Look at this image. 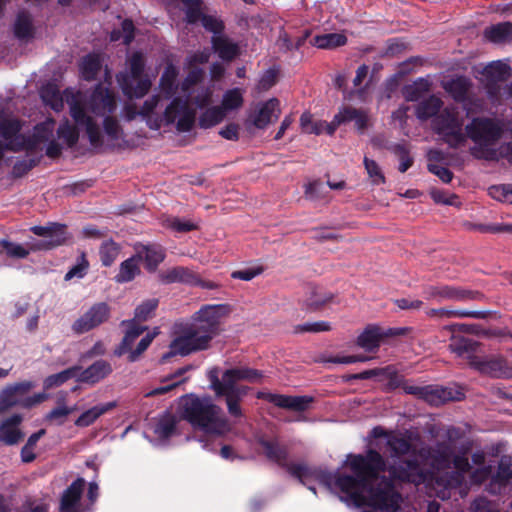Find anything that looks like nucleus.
Instances as JSON below:
<instances>
[{"label": "nucleus", "instance_id": "obj_1", "mask_svg": "<svg viewBox=\"0 0 512 512\" xmlns=\"http://www.w3.org/2000/svg\"><path fill=\"white\" fill-rule=\"evenodd\" d=\"M262 454L271 462L285 469L292 477L306 486L314 495L317 490L310 485L316 481L332 492L343 494L342 500L356 507H367L363 512H384V458L373 448L366 453H349L342 463L344 471H330L319 466L288 461L289 450L277 438L264 435L256 437Z\"/></svg>", "mask_w": 512, "mask_h": 512}, {"label": "nucleus", "instance_id": "obj_2", "mask_svg": "<svg viewBox=\"0 0 512 512\" xmlns=\"http://www.w3.org/2000/svg\"><path fill=\"white\" fill-rule=\"evenodd\" d=\"M232 308L229 304H206L194 312L181 330V334L170 344V351L163 354L160 362L166 363L175 356H187L210 348L212 340L221 332L224 318Z\"/></svg>", "mask_w": 512, "mask_h": 512}, {"label": "nucleus", "instance_id": "obj_3", "mask_svg": "<svg viewBox=\"0 0 512 512\" xmlns=\"http://www.w3.org/2000/svg\"><path fill=\"white\" fill-rule=\"evenodd\" d=\"M207 378L215 395L218 398L224 397L229 415L240 418L243 416L240 402L248 394L250 387L238 385V382L259 383L263 378V372L241 366L225 370L220 377V369L213 367L208 371Z\"/></svg>", "mask_w": 512, "mask_h": 512}, {"label": "nucleus", "instance_id": "obj_4", "mask_svg": "<svg viewBox=\"0 0 512 512\" xmlns=\"http://www.w3.org/2000/svg\"><path fill=\"white\" fill-rule=\"evenodd\" d=\"M386 444L398 455L414 457L412 460H399L397 464L391 465L389 472L393 478L416 485L425 482L426 477L418 459H429L430 447L422 441L417 431L409 430L400 436L386 431Z\"/></svg>", "mask_w": 512, "mask_h": 512}, {"label": "nucleus", "instance_id": "obj_5", "mask_svg": "<svg viewBox=\"0 0 512 512\" xmlns=\"http://www.w3.org/2000/svg\"><path fill=\"white\" fill-rule=\"evenodd\" d=\"M181 417L193 428L207 434L220 436L230 430V423L223 409L208 395H184L181 401Z\"/></svg>", "mask_w": 512, "mask_h": 512}, {"label": "nucleus", "instance_id": "obj_6", "mask_svg": "<svg viewBox=\"0 0 512 512\" xmlns=\"http://www.w3.org/2000/svg\"><path fill=\"white\" fill-rule=\"evenodd\" d=\"M504 132L501 120L490 117H474L465 126L466 139L475 145L470 148V154L476 159L496 160L498 153L490 148L495 145Z\"/></svg>", "mask_w": 512, "mask_h": 512}, {"label": "nucleus", "instance_id": "obj_7", "mask_svg": "<svg viewBox=\"0 0 512 512\" xmlns=\"http://www.w3.org/2000/svg\"><path fill=\"white\" fill-rule=\"evenodd\" d=\"M35 387L31 380H23L7 384L0 390V415L14 407L31 409L45 400L48 395L44 392L29 396V392Z\"/></svg>", "mask_w": 512, "mask_h": 512}, {"label": "nucleus", "instance_id": "obj_8", "mask_svg": "<svg viewBox=\"0 0 512 512\" xmlns=\"http://www.w3.org/2000/svg\"><path fill=\"white\" fill-rule=\"evenodd\" d=\"M464 121L455 106H447L431 121L432 130L440 135L451 148H459L466 144Z\"/></svg>", "mask_w": 512, "mask_h": 512}, {"label": "nucleus", "instance_id": "obj_9", "mask_svg": "<svg viewBox=\"0 0 512 512\" xmlns=\"http://www.w3.org/2000/svg\"><path fill=\"white\" fill-rule=\"evenodd\" d=\"M196 111L189 105L188 98L177 96L171 100L165 108L163 117H156L150 120L148 125L151 129L158 130L163 122L169 126L176 122V129L179 132H190L195 124Z\"/></svg>", "mask_w": 512, "mask_h": 512}, {"label": "nucleus", "instance_id": "obj_10", "mask_svg": "<svg viewBox=\"0 0 512 512\" xmlns=\"http://www.w3.org/2000/svg\"><path fill=\"white\" fill-rule=\"evenodd\" d=\"M129 73L117 75V81L125 96L129 99L144 97L151 88V80L143 73L145 58L141 52H134L129 59Z\"/></svg>", "mask_w": 512, "mask_h": 512}, {"label": "nucleus", "instance_id": "obj_11", "mask_svg": "<svg viewBox=\"0 0 512 512\" xmlns=\"http://www.w3.org/2000/svg\"><path fill=\"white\" fill-rule=\"evenodd\" d=\"M30 231L42 239L28 243L29 252L49 251L66 244L71 238L67 226L57 222H48L45 226L35 225L30 227Z\"/></svg>", "mask_w": 512, "mask_h": 512}, {"label": "nucleus", "instance_id": "obj_12", "mask_svg": "<svg viewBox=\"0 0 512 512\" xmlns=\"http://www.w3.org/2000/svg\"><path fill=\"white\" fill-rule=\"evenodd\" d=\"M403 391L432 406H440L450 401H459L464 397L460 390L440 385H404Z\"/></svg>", "mask_w": 512, "mask_h": 512}, {"label": "nucleus", "instance_id": "obj_13", "mask_svg": "<svg viewBox=\"0 0 512 512\" xmlns=\"http://www.w3.org/2000/svg\"><path fill=\"white\" fill-rule=\"evenodd\" d=\"M452 464L455 471L446 472L436 479V483L444 487V489L437 494V497L443 500L450 498V489L458 488L463 485L466 473L471 470L466 452L454 454Z\"/></svg>", "mask_w": 512, "mask_h": 512}, {"label": "nucleus", "instance_id": "obj_14", "mask_svg": "<svg viewBox=\"0 0 512 512\" xmlns=\"http://www.w3.org/2000/svg\"><path fill=\"white\" fill-rule=\"evenodd\" d=\"M471 368L494 379H512V364L502 354L471 358Z\"/></svg>", "mask_w": 512, "mask_h": 512}, {"label": "nucleus", "instance_id": "obj_15", "mask_svg": "<svg viewBox=\"0 0 512 512\" xmlns=\"http://www.w3.org/2000/svg\"><path fill=\"white\" fill-rule=\"evenodd\" d=\"M111 315V308L106 302L93 304L72 324V331L81 335L87 333L107 322Z\"/></svg>", "mask_w": 512, "mask_h": 512}, {"label": "nucleus", "instance_id": "obj_16", "mask_svg": "<svg viewBox=\"0 0 512 512\" xmlns=\"http://www.w3.org/2000/svg\"><path fill=\"white\" fill-rule=\"evenodd\" d=\"M426 296L429 300H436L441 302L443 300L453 301H469V300H482L483 294L478 291L462 289L460 287L449 285H434L426 290Z\"/></svg>", "mask_w": 512, "mask_h": 512}, {"label": "nucleus", "instance_id": "obj_17", "mask_svg": "<svg viewBox=\"0 0 512 512\" xmlns=\"http://www.w3.org/2000/svg\"><path fill=\"white\" fill-rule=\"evenodd\" d=\"M258 399L266 400L269 403L283 409H289L296 412H304L309 408L313 398L308 396H287L274 394L270 392L259 391L256 394Z\"/></svg>", "mask_w": 512, "mask_h": 512}, {"label": "nucleus", "instance_id": "obj_18", "mask_svg": "<svg viewBox=\"0 0 512 512\" xmlns=\"http://www.w3.org/2000/svg\"><path fill=\"white\" fill-rule=\"evenodd\" d=\"M89 106L93 113L104 115L106 113H113L116 110L117 104L113 92L102 84H97L91 94Z\"/></svg>", "mask_w": 512, "mask_h": 512}, {"label": "nucleus", "instance_id": "obj_19", "mask_svg": "<svg viewBox=\"0 0 512 512\" xmlns=\"http://www.w3.org/2000/svg\"><path fill=\"white\" fill-rule=\"evenodd\" d=\"M334 299V294L324 287L309 284L306 287L305 299L303 306L309 312H317L322 310L327 304Z\"/></svg>", "mask_w": 512, "mask_h": 512}, {"label": "nucleus", "instance_id": "obj_20", "mask_svg": "<svg viewBox=\"0 0 512 512\" xmlns=\"http://www.w3.org/2000/svg\"><path fill=\"white\" fill-rule=\"evenodd\" d=\"M41 130H45L43 124L36 126L37 133L32 136H25L20 134L16 137V139L6 142V150L14 153L26 151L28 154L34 152L40 142H45L48 140L47 135L40 133Z\"/></svg>", "mask_w": 512, "mask_h": 512}, {"label": "nucleus", "instance_id": "obj_21", "mask_svg": "<svg viewBox=\"0 0 512 512\" xmlns=\"http://www.w3.org/2000/svg\"><path fill=\"white\" fill-rule=\"evenodd\" d=\"M113 371L110 362L100 359L92 363L86 369L82 370L81 373L77 374V381L90 385H95L108 377Z\"/></svg>", "mask_w": 512, "mask_h": 512}, {"label": "nucleus", "instance_id": "obj_22", "mask_svg": "<svg viewBox=\"0 0 512 512\" xmlns=\"http://www.w3.org/2000/svg\"><path fill=\"white\" fill-rule=\"evenodd\" d=\"M22 421L23 417L20 414H13L4 419L0 423V442L9 446L16 445L24 437L19 428Z\"/></svg>", "mask_w": 512, "mask_h": 512}, {"label": "nucleus", "instance_id": "obj_23", "mask_svg": "<svg viewBox=\"0 0 512 512\" xmlns=\"http://www.w3.org/2000/svg\"><path fill=\"white\" fill-rule=\"evenodd\" d=\"M479 346L480 343L478 341L462 336L460 334H453L450 337L448 348L458 357H465L468 360L469 366L471 367V358L478 357L475 355V352Z\"/></svg>", "mask_w": 512, "mask_h": 512}, {"label": "nucleus", "instance_id": "obj_24", "mask_svg": "<svg viewBox=\"0 0 512 512\" xmlns=\"http://www.w3.org/2000/svg\"><path fill=\"white\" fill-rule=\"evenodd\" d=\"M121 326H126L127 329L125 331V335L121 340L120 344L115 348L114 355L122 356L126 354L131 347L133 346L135 340L143 334V332L147 329L146 326H141L137 323V320H123L121 322Z\"/></svg>", "mask_w": 512, "mask_h": 512}, {"label": "nucleus", "instance_id": "obj_25", "mask_svg": "<svg viewBox=\"0 0 512 512\" xmlns=\"http://www.w3.org/2000/svg\"><path fill=\"white\" fill-rule=\"evenodd\" d=\"M414 339V329L409 326L386 329V351L390 348L401 350Z\"/></svg>", "mask_w": 512, "mask_h": 512}, {"label": "nucleus", "instance_id": "obj_26", "mask_svg": "<svg viewBox=\"0 0 512 512\" xmlns=\"http://www.w3.org/2000/svg\"><path fill=\"white\" fill-rule=\"evenodd\" d=\"M512 478V460L509 457H502L498 463L496 473L492 476L488 485L490 493H499Z\"/></svg>", "mask_w": 512, "mask_h": 512}, {"label": "nucleus", "instance_id": "obj_27", "mask_svg": "<svg viewBox=\"0 0 512 512\" xmlns=\"http://www.w3.org/2000/svg\"><path fill=\"white\" fill-rule=\"evenodd\" d=\"M85 481L78 478L63 492L61 497V512H77V505L81 499Z\"/></svg>", "mask_w": 512, "mask_h": 512}, {"label": "nucleus", "instance_id": "obj_28", "mask_svg": "<svg viewBox=\"0 0 512 512\" xmlns=\"http://www.w3.org/2000/svg\"><path fill=\"white\" fill-rule=\"evenodd\" d=\"M178 75V68L174 64L168 63L159 80V88L163 98L167 100L175 98L174 96L179 88L177 84Z\"/></svg>", "mask_w": 512, "mask_h": 512}, {"label": "nucleus", "instance_id": "obj_29", "mask_svg": "<svg viewBox=\"0 0 512 512\" xmlns=\"http://www.w3.org/2000/svg\"><path fill=\"white\" fill-rule=\"evenodd\" d=\"M384 338V331L380 326L369 324L357 337L356 344L366 352H373L380 346Z\"/></svg>", "mask_w": 512, "mask_h": 512}, {"label": "nucleus", "instance_id": "obj_30", "mask_svg": "<svg viewBox=\"0 0 512 512\" xmlns=\"http://www.w3.org/2000/svg\"><path fill=\"white\" fill-rule=\"evenodd\" d=\"M178 418L171 412L166 411L156 418L153 433L160 440H168L177 431Z\"/></svg>", "mask_w": 512, "mask_h": 512}, {"label": "nucleus", "instance_id": "obj_31", "mask_svg": "<svg viewBox=\"0 0 512 512\" xmlns=\"http://www.w3.org/2000/svg\"><path fill=\"white\" fill-rule=\"evenodd\" d=\"M443 101L436 95L422 99L415 108V115L420 121H427L438 116L443 109Z\"/></svg>", "mask_w": 512, "mask_h": 512}, {"label": "nucleus", "instance_id": "obj_32", "mask_svg": "<svg viewBox=\"0 0 512 512\" xmlns=\"http://www.w3.org/2000/svg\"><path fill=\"white\" fill-rule=\"evenodd\" d=\"M212 49L224 61H232L240 54V48L237 43L231 41L227 36H212Z\"/></svg>", "mask_w": 512, "mask_h": 512}, {"label": "nucleus", "instance_id": "obj_33", "mask_svg": "<svg viewBox=\"0 0 512 512\" xmlns=\"http://www.w3.org/2000/svg\"><path fill=\"white\" fill-rule=\"evenodd\" d=\"M471 87V80L464 76L451 79L443 85L445 91L458 103H465L468 100Z\"/></svg>", "mask_w": 512, "mask_h": 512}, {"label": "nucleus", "instance_id": "obj_34", "mask_svg": "<svg viewBox=\"0 0 512 512\" xmlns=\"http://www.w3.org/2000/svg\"><path fill=\"white\" fill-rule=\"evenodd\" d=\"M279 105L280 102L277 98H271L264 102L258 113L255 115L253 124L259 129L265 128L271 122L273 116L276 119L279 117Z\"/></svg>", "mask_w": 512, "mask_h": 512}, {"label": "nucleus", "instance_id": "obj_35", "mask_svg": "<svg viewBox=\"0 0 512 512\" xmlns=\"http://www.w3.org/2000/svg\"><path fill=\"white\" fill-rule=\"evenodd\" d=\"M426 315L429 318L437 319H450V318H473V319H484L487 316L486 312L483 311H468V310H450L446 308H431L426 311Z\"/></svg>", "mask_w": 512, "mask_h": 512}, {"label": "nucleus", "instance_id": "obj_36", "mask_svg": "<svg viewBox=\"0 0 512 512\" xmlns=\"http://www.w3.org/2000/svg\"><path fill=\"white\" fill-rule=\"evenodd\" d=\"M139 260L144 259L145 268L152 272L157 269L159 264L165 259V252L161 246L147 245L143 246L142 250L137 253Z\"/></svg>", "mask_w": 512, "mask_h": 512}, {"label": "nucleus", "instance_id": "obj_37", "mask_svg": "<svg viewBox=\"0 0 512 512\" xmlns=\"http://www.w3.org/2000/svg\"><path fill=\"white\" fill-rule=\"evenodd\" d=\"M116 406H117V403L115 401L95 405L92 408L84 411L75 420V425L77 427H88V426L92 425L100 416L111 411Z\"/></svg>", "mask_w": 512, "mask_h": 512}, {"label": "nucleus", "instance_id": "obj_38", "mask_svg": "<svg viewBox=\"0 0 512 512\" xmlns=\"http://www.w3.org/2000/svg\"><path fill=\"white\" fill-rule=\"evenodd\" d=\"M484 37L493 43L512 42V22H501L484 30Z\"/></svg>", "mask_w": 512, "mask_h": 512}, {"label": "nucleus", "instance_id": "obj_39", "mask_svg": "<svg viewBox=\"0 0 512 512\" xmlns=\"http://www.w3.org/2000/svg\"><path fill=\"white\" fill-rule=\"evenodd\" d=\"M196 277V273L182 266L174 267L161 275L162 281L166 284L184 283L191 286H194Z\"/></svg>", "mask_w": 512, "mask_h": 512}, {"label": "nucleus", "instance_id": "obj_40", "mask_svg": "<svg viewBox=\"0 0 512 512\" xmlns=\"http://www.w3.org/2000/svg\"><path fill=\"white\" fill-rule=\"evenodd\" d=\"M347 43V37L342 33H327L316 35L311 40V44L320 49H334L344 46Z\"/></svg>", "mask_w": 512, "mask_h": 512}, {"label": "nucleus", "instance_id": "obj_41", "mask_svg": "<svg viewBox=\"0 0 512 512\" xmlns=\"http://www.w3.org/2000/svg\"><path fill=\"white\" fill-rule=\"evenodd\" d=\"M431 84L428 80L420 78L403 88V95L407 101L417 102L430 91Z\"/></svg>", "mask_w": 512, "mask_h": 512}, {"label": "nucleus", "instance_id": "obj_42", "mask_svg": "<svg viewBox=\"0 0 512 512\" xmlns=\"http://www.w3.org/2000/svg\"><path fill=\"white\" fill-rule=\"evenodd\" d=\"M139 259L137 256H132L120 264L119 272L115 276L117 283H126L132 281L137 274L140 273L138 266Z\"/></svg>", "mask_w": 512, "mask_h": 512}, {"label": "nucleus", "instance_id": "obj_43", "mask_svg": "<svg viewBox=\"0 0 512 512\" xmlns=\"http://www.w3.org/2000/svg\"><path fill=\"white\" fill-rule=\"evenodd\" d=\"M80 370V366H72L59 373L49 375L44 379L43 387L45 390H49L54 387H59L68 380L76 377Z\"/></svg>", "mask_w": 512, "mask_h": 512}, {"label": "nucleus", "instance_id": "obj_44", "mask_svg": "<svg viewBox=\"0 0 512 512\" xmlns=\"http://www.w3.org/2000/svg\"><path fill=\"white\" fill-rule=\"evenodd\" d=\"M22 130V122L17 118H7L0 115V137L7 142L16 139Z\"/></svg>", "mask_w": 512, "mask_h": 512}, {"label": "nucleus", "instance_id": "obj_45", "mask_svg": "<svg viewBox=\"0 0 512 512\" xmlns=\"http://www.w3.org/2000/svg\"><path fill=\"white\" fill-rule=\"evenodd\" d=\"M14 35L20 40L33 37V25L31 17L26 12H20L14 24Z\"/></svg>", "mask_w": 512, "mask_h": 512}, {"label": "nucleus", "instance_id": "obj_46", "mask_svg": "<svg viewBox=\"0 0 512 512\" xmlns=\"http://www.w3.org/2000/svg\"><path fill=\"white\" fill-rule=\"evenodd\" d=\"M225 117L223 108L214 106L206 109L198 119L200 128L207 129L219 124Z\"/></svg>", "mask_w": 512, "mask_h": 512}, {"label": "nucleus", "instance_id": "obj_47", "mask_svg": "<svg viewBox=\"0 0 512 512\" xmlns=\"http://www.w3.org/2000/svg\"><path fill=\"white\" fill-rule=\"evenodd\" d=\"M101 69V62L97 55L89 54L81 62L80 70L84 80L92 81L96 79Z\"/></svg>", "mask_w": 512, "mask_h": 512}, {"label": "nucleus", "instance_id": "obj_48", "mask_svg": "<svg viewBox=\"0 0 512 512\" xmlns=\"http://www.w3.org/2000/svg\"><path fill=\"white\" fill-rule=\"evenodd\" d=\"M41 97L43 101L56 112L63 109V98L59 89L55 85L48 84L41 90Z\"/></svg>", "mask_w": 512, "mask_h": 512}, {"label": "nucleus", "instance_id": "obj_49", "mask_svg": "<svg viewBox=\"0 0 512 512\" xmlns=\"http://www.w3.org/2000/svg\"><path fill=\"white\" fill-rule=\"evenodd\" d=\"M120 249V245L115 241H104L99 248V256L102 265L110 267L117 259Z\"/></svg>", "mask_w": 512, "mask_h": 512}, {"label": "nucleus", "instance_id": "obj_50", "mask_svg": "<svg viewBox=\"0 0 512 512\" xmlns=\"http://www.w3.org/2000/svg\"><path fill=\"white\" fill-rule=\"evenodd\" d=\"M510 67L501 62H492L484 68V75L493 82L505 81L510 75Z\"/></svg>", "mask_w": 512, "mask_h": 512}, {"label": "nucleus", "instance_id": "obj_51", "mask_svg": "<svg viewBox=\"0 0 512 512\" xmlns=\"http://www.w3.org/2000/svg\"><path fill=\"white\" fill-rule=\"evenodd\" d=\"M452 457L451 447L446 443H438L433 452L430 450L429 458L433 459L437 468H449Z\"/></svg>", "mask_w": 512, "mask_h": 512}, {"label": "nucleus", "instance_id": "obj_52", "mask_svg": "<svg viewBox=\"0 0 512 512\" xmlns=\"http://www.w3.org/2000/svg\"><path fill=\"white\" fill-rule=\"evenodd\" d=\"M46 434L45 429H40L37 432L31 434L26 442V444L21 449V460L23 463H31L36 459V454L34 453V449L37 445V442Z\"/></svg>", "mask_w": 512, "mask_h": 512}, {"label": "nucleus", "instance_id": "obj_53", "mask_svg": "<svg viewBox=\"0 0 512 512\" xmlns=\"http://www.w3.org/2000/svg\"><path fill=\"white\" fill-rule=\"evenodd\" d=\"M185 5V20L188 24H196L203 21V16L206 14L202 13L201 0H180Z\"/></svg>", "mask_w": 512, "mask_h": 512}, {"label": "nucleus", "instance_id": "obj_54", "mask_svg": "<svg viewBox=\"0 0 512 512\" xmlns=\"http://www.w3.org/2000/svg\"><path fill=\"white\" fill-rule=\"evenodd\" d=\"M57 136L63 139L68 147L72 148L77 144L79 140V131L66 119L60 123L57 129Z\"/></svg>", "mask_w": 512, "mask_h": 512}, {"label": "nucleus", "instance_id": "obj_55", "mask_svg": "<svg viewBox=\"0 0 512 512\" xmlns=\"http://www.w3.org/2000/svg\"><path fill=\"white\" fill-rule=\"evenodd\" d=\"M0 246L9 258L24 259L29 255V250L23 245L7 239H0Z\"/></svg>", "mask_w": 512, "mask_h": 512}, {"label": "nucleus", "instance_id": "obj_56", "mask_svg": "<svg viewBox=\"0 0 512 512\" xmlns=\"http://www.w3.org/2000/svg\"><path fill=\"white\" fill-rule=\"evenodd\" d=\"M242 104L243 96L241 91L238 88H234L225 92L222 99V105L220 107L223 108L224 112H226L238 109Z\"/></svg>", "mask_w": 512, "mask_h": 512}, {"label": "nucleus", "instance_id": "obj_57", "mask_svg": "<svg viewBox=\"0 0 512 512\" xmlns=\"http://www.w3.org/2000/svg\"><path fill=\"white\" fill-rule=\"evenodd\" d=\"M89 262L86 258V254L82 252L80 256L77 258V263L73 265L68 272L65 274L64 279L69 281L73 278H83L88 271Z\"/></svg>", "mask_w": 512, "mask_h": 512}, {"label": "nucleus", "instance_id": "obj_58", "mask_svg": "<svg viewBox=\"0 0 512 512\" xmlns=\"http://www.w3.org/2000/svg\"><path fill=\"white\" fill-rule=\"evenodd\" d=\"M158 299H148L138 305L134 312V319L137 321H147L158 307Z\"/></svg>", "mask_w": 512, "mask_h": 512}, {"label": "nucleus", "instance_id": "obj_59", "mask_svg": "<svg viewBox=\"0 0 512 512\" xmlns=\"http://www.w3.org/2000/svg\"><path fill=\"white\" fill-rule=\"evenodd\" d=\"M204 70L199 67H193L188 72L187 76L183 79L180 84L181 91L184 93H190L193 86L199 84L204 79Z\"/></svg>", "mask_w": 512, "mask_h": 512}, {"label": "nucleus", "instance_id": "obj_60", "mask_svg": "<svg viewBox=\"0 0 512 512\" xmlns=\"http://www.w3.org/2000/svg\"><path fill=\"white\" fill-rule=\"evenodd\" d=\"M201 24L206 31L213 33V36H222L225 30L224 21L214 15L203 16Z\"/></svg>", "mask_w": 512, "mask_h": 512}, {"label": "nucleus", "instance_id": "obj_61", "mask_svg": "<svg viewBox=\"0 0 512 512\" xmlns=\"http://www.w3.org/2000/svg\"><path fill=\"white\" fill-rule=\"evenodd\" d=\"M74 411V407L57 406L46 414L45 420L61 426L65 423L67 417Z\"/></svg>", "mask_w": 512, "mask_h": 512}, {"label": "nucleus", "instance_id": "obj_62", "mask_svg": "<svg viewBox=\"0 0 512 512\" xmlns=\"http://www.w3.org/2000/svg\"><path fill=\"white\" fill-rule=\"evenodd\" d=\"M86 134L92 147L100 148L103 146V137L99 125L94 119L87 122L85 125Z\"/></svg>", "mask_w": 512, "mask_h": 512}, {"label": "nucleus", "instance_id": "obj_63", "mask_svg": "<svg viewBox=\"0 0 512 512\" xmlns=\"http://www.w3.org/2000/svg\"><path fill=\"white\" fill-rule=\"evenodd\" d=\"M155 337V333H148L146 334L137 344L135 349H130L128 353V361L129 362H136L140 356L147 350V348L152 343L153 339Z\"/></svg>", "mask_w": 512, "mask_h": 512}, {"label": "nucleus", "instance_id": "obj_64", "mask_svg": "<svg viewBox=\"0 0 512 512\" xmlns=\"http://www.w3.org/2000/svg\"><path fill=\"white\" fill-rule=\"evenodd\" d=\"M40 162V158H30L18 160L14 163L12 173L14 177L21 178L26 175L30 170L36 167Z\"/></svg>", "mask_w": 512, "mask_h": 512}]
</instances>
